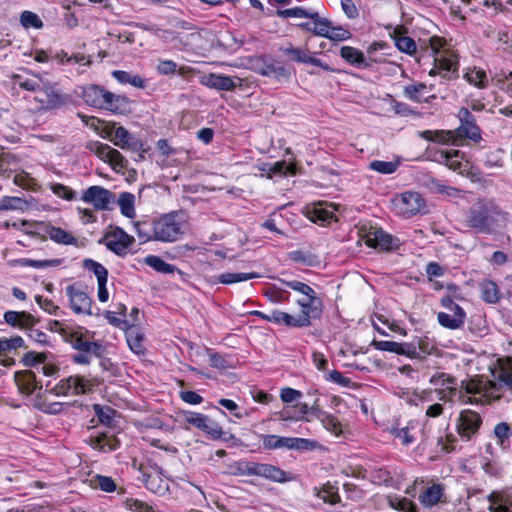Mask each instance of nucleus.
Listing matches in <instances>:
<instances>
[{
	"label": "nucleus",
	"instance_id": "obj_1",
	"mask_svg": "<svg viewBox=\"0 0 512 512\" xmlns=\"http://www.w3.org/2000/svg\"><path fill=\"white\" fill-rule=\"evenodd\" d=\"M507 213L493 201L479 202L466 213V225L479 233L490 234L500 221H505Z\"/></svg>",
	"mask_w": 512,
	"mask_h": 512
},
{
	"label": "nucleus",
	"instance_id": "obj_2",
	"mask_svg": "<svg viewBox=\"0 0 512 512\" xmlns=\"http://www.w3.org/2000/svg\"><path fill=\"white\" fill-rule=\"evenodd\" d=\"M66 341L77 350V353L71 356L75 364L89 365L93 357L101 358L106 351L101 341L94 340V332L82 328L70 331L66 335Z\"/></svg>",
	"mask_w": 512,
	"mask_h": 512
},
{
	"label": "nucleus",
	"instance_id": "obj_3",
	"mask_svg": "<svg viewBox=\"0 0 512 512\" xmlns=\"http://www.w3.org/2000/svg\"><path fill=\"white\" fill-rule=\"evenodd\" d=\"M184 221L178 212H170L156 219V241L175 242L183 232Z\"/></svg>",
	"mask_w": 512,
	"mask_h": 512
},
{
	"label": "nucleus",
	"instance_id": "obj_4",
	"mask_svg": "<svg viewBox=\"0 0 512 512\" xmlns=\"http://www.w3.org/2000/svg\"><path fill=\"white\" fill-rule=\"evenodd\" d=\"M296 303L301 307V313L297 316L302 328L309 327L313 321L321 319L324 303L317 293L308 298H299Z\"/></svg>",
	"mask_w": 512,
	"mask_h": 512
},
{
	"label": "nucleus",
	"instance_id": "obj_5",
	"mask_svg": "<svg viewBox=\"0 0 512 512\" xmlns=\"http://www.w3.org/2000/svg\"><path fill=\"white\" fill-rule=\"evenodd\" d=\"M482 422L483 420L479 413L470 409H465L460 413L457 419V433L463 441H470L475 435H477Z\"/></svg>",
	"mask_w": 512,
	"mask_h": 512
},
{
	"label": "nucleus",
	"instance_id": "obj_6",
	"mask_svg": "<svg viewBox=\"0 0 512 512\" xmlns=\"http://www.w3.org/2000/svg\"><path fill=\"white\" fill-rule=\"evenodd\" d=\"M133 236L127 234L122 228L115 227L111 232L105 235L99 243H105L108 250L115 253L117 256L124 257L127 255L129 248L134 243Z\"/></svg>",
	"mask_w": 512,
	"mask_h": 512
},
{
	"label": "nucleus",
	"instance_id": "obj_7",
	"mask_svg": "<svg viewBox=\"0 0 512 512\" xmlns=\"http://www.w3.org/2000/svg\"><path fill=\"white\" fill-rule=\"evenodd\" d=\"M394 205L400 215L410 218L424 210L425 200L420 193L407 191L395 199Z\"/></svg>",
	"mask_w": 512,
	"mask_h": 512
},
{
	"label": "nucleus",
	"instance_id": "obj_8",
	"mask_svg": "<svg viewBox=\"0 0 512 512\" xmlns=\"http://www.w3.org/2000/svg\"><path fill=\"white\" fill-rule=\"evenodd\" d=\"M279 51L286 55L292 62L314 65L328 72L335 71L327 63H324L320 59L314 57L308 48H298L294 47L291 43H288L286 46H281Z\"/></svg>",
	"mask_w": 512,
	"mask_h": 512
},
{
	"label": "nucleus",
	"instance_id": "obj_9",
	"mask_svg": "<svg viewBox=\"0 0 512 512\" xmlns=\"http://www.w3.org/2000/svg\"><path fill=\"white\" fill-rule=\"evenodd\" d=\"M80 199L91 204L95 210L105 211L109 209L110 203L114 201L115 194L102 186L94 185L86 189Z\"/></svg>",
	"mask_w": 512,
	"mask_h": 512
},
{
	"label": "nucleus",
	"instance_id": "obj_10",
	"mask_svg": "<svg viewBox=\"0 0 512 512\" xmlns=\"http://www.w3.org/2000/svg\"><path fill=\"white\" fill-rule=\"evenodd\" d=\"M458 118L461 123L456 130L458 136L479 143L482 140L481 129L477 125L476 118L471 111L468 108L461 107L458 112Z\"/></svg>",
	"mask_w": 512,
	"mask_h": 512
},
{
	"label": "nucleus",
	"instance_id": "obj_11",
	"mask_svg": "<svg viewBox=\"0 0 512 512\" xmlns=\"http://www.w3.org/2000/svg\"><path fill=\"white\" fill-rule=\"evenodd\" d=\"M70 307L76 314L92 315V299L82 289L80 284L74 283L66 287Z\"/></svg>",
	"mask_w": 512,
	"mask_h": 512
},
{
	"label": "nucleus",
	"instance_id": "obj_12",
	"mask_svg": "<svg viewBox=\"0 0 512 512\" xmlns=\"http://www.w3.org/2000/svg\"><path fill=\"white\" fill-rule=\"evenodd\" d=\"M367 244L383 251H394L399 248L400 240L381 228H375L367 235Z\"/></svg>",
	"mask_w": 512,
	"mask_h": 512
},
{
	"label": "nucleus",
	"instance_id": "obj_13",
	"mask_svg": "<svg viewBox=\"0 0 512 512\" xmlns=\"http://www.w3.org/2000/svg\"><path fill=\"white\" fill-rule=\"evenodd\" d=\"M258 73L262 76L273 77L278 81L288 80L291 77L290 69L270 56L262 57V64Z\"/></svg>",
	"mask_w": 512,
	"mask_h": 512
},
{
	"label": "nucleus",
	"instance_id": "obj_14",
	"mask_svg": "<svg viewBox=\"0 0 512 512\" xmlns=\"http://www.w3.org/2000/svg\"><path fill=\"white\" fill-rule=\"evenodd\" d=\"M41 92L44 93L46 98L40 99V101L45 104L47 109H58L71 102V97L58 91L50 81L43 82Z\"/></svg>",
	"mask_w": 512,
	"mask_h": 512
},
{
	"label": "nucleus",
	"instance_id": "obj_15",
	"mask_svg": "<svg viewBox=\"0 0 512 512\" xmlns=\"http://www.w3.org/2000/svg\"><path fill=\"white\" fill-rule=\"evenodd\" d=\"M257 476L271 482L286 483L295 480V476L269 463L258 462Z\"/></svg>",
	"mask_w": 512,
	"mask_h": 512
},
{
	"label": "nucleus",
	"instance_id": "obj_16",
	"mask_svg": "<svg viewBox=\"0 0 512 512\" xmlns=\"http://www.w3.org/2000/svg\"><path fill=\"white\" fill-rule=\"evenodd\" d=\"M489 512H512V491L494 490L488 496Z\"/></svg>",
	"mask_w": 512,
	"mask_h": 512
},
{
	"label": "nucleus",
	"instance_id": "obj_17",
	"mask_svg": "<svg viewBox=\"0 0 512 512\" xmlns=\"http://www.w3.org/2000/svg\"><path fill=\"white\" fill-rule=\"evenodd\" d=\"M14 379L20 393L27 396L32 395L36 390L42 389V384L37 380L36 374L31 370L16 371Z\"/></svg>",
	"mask_w": 512,
	"mask_h": 512
},
{
	"label": "nucleus",
	"instance_id": "obj_18",
	"mask_svg": "<svg viewBox=\"0 0 512 512\" xmlns=\"http://www.w3.org/2000/svg\"><path fill=\"white\" fill-rule=\"evenodd\" d=\"M108 91L103 87L90 84L82 89V98L86 104L94 108L103 109L107 100Z\"/></svg>",
	"mask_w": 512,
	"mask_h": 512
},
{
	"label": "nucleus",
	"instance_id": "obj_19",
	"mask_svg": "<svg viewBox=\"0 0 512 512\" xmlns=\"http://www.w3.org/2000/svg\"><path fill=\"white\" fill-rule=\"evenodd\" d=\"M3 317L8 325L20 329H31L37 323L36 318L26 311L9 310L4 313Z\"/></svg>",
	"mask_w": 512,
	"mask_h": 512
},
{
	"label": "nucleus",
	"instance_id": "obj_20",
	"mask_svg": "<svg viewBox=\"0 0 512 512\" xmlns=\"http://www.w3.org/2000/svg\"><path fill=\"white\" fill-rule=\"evenodd\" d=\"M407 29L403 26H398L394 29L391 37L395 41L396 47L403 53L408 55H413L417 51L416 42L411 38L406 36Z\"/></svg>",
	"mask_w": 512,
	"mask_h": 512
},
{
	"label": "nucleus",
	"instance_id": "obj_21",
	"mask_svg": "<svg viewBox=\"0 0 512 512\" xmlns=\"http://www.w3.org/2000/svg\"><path fill=\"white\" fill-rule=\"evenodd\" d=\"M340 56L349 64L357 68H369L372 65L373 60L369 58L367 60L364 54L351 46H343L340 50Z\"/></svg>",
	"mask_w": 512,
	"mask_h": 512
},
{
	"label": "nucleus",
	"instance_id": "obj_22",
	"mask_svg": "<svg viewBox=\"0 0 512 512\" xmlns=\"http://www.w3.org/2000/svg\"><path fill=\"white\" fill-rule=\"evenodd\" d=\"M125 330L127 343L131 351L137 355H143L146 351L144 334L134 324H130Z\"/></svg>",
	"mask_w": 512,
	"mask_h": 512
},
{
	"label": "nucleus",
	"instance_id": "obj_23",
	"mask_svg": "<svg viewBox=\"0 0 512 512\" xmlns=\"http://www.w3.org/2000/svg\"><path fill=\"white\" fill-rule=\"evenodd\" d=\"M113 142L121 149L131 148L135 151L142 146L141 141L134 138L129 131L122 126L115 129Z\"/></svg>",
	"mask_w": 512,
	"mask_h": 512
},
{
	"label": "nucleus",
	"instance_id": "obj_24",
	"mask_svg": "<svg viewBox=\"0 0 512 512\" xmlns=\"http://www.w3.org/2000/svg\"><path fill=\"white\" fill-rule=\"evenodd\" d=\"M441 70L440 76L445 80L457 79L459 77V61L457 57L435 58Z\"/></svg>",
	"mask_w": 512,
	"mask_h": 512
},
{
	"label": "nucleus",
	"instance_id": "obj_25",
	"mask_svg": "<svg viewBox=\"0 0 512 512\" xmlns=\"http://www.w3.org/2000/svg\"><path fill=\"white\" fill-rule=\"evenodd\" d=\"M134 229L143 243L156 240V219L137 221L134 224Z\"/></svg>",
	"mask_w": 512,
	"mask_h": 512
},
{
	"label": "nucleus",
	"instance_id": "obj_26",
	"mask_svg": "<svg viewBox=\"0 0 512 512\" xmlns=\"http://www.w3.org/2000/svg\"><path fill=\"white\" fill-rule=\"evenodd\" d=\"M92 446L100 452H112L120 447V441L113 435L101 434L92 440Z\"/></svg>",
	"mask_w": 512,
	"mask_h": 512
},
{
	"label": "nucleus",
	"instance_id": "obj_27",
	"mask_svg": "<svg viewBox=\"0 0 512 512\" xmlns=\"http://www.w3.org/2000/svg\"><path fill=\"white\" fill-rule=\"evenodd\" d=\"M205 84L210 88L222 91H231L236 87L234 80L230 76L217 75L213 73L209 74Z\"/></svg>",
	"mask_w": 512,
	"mask_h": 512
},
{
	"label": "nucleus",
	"instance_id": "obj_28",
	"mask_svg": "<svg viewBox=\"0 0 512 512\" xmlns=\"http://www.w3.org/2000/svg\"><path fill=\"white\" fill-rule=\"evenodd\" d=\"M495 378L512 390V357L499 359V369Z\"/></svg>",
	"mask_w": 512,
	"mask_h": 512
},
{
	"label": "nucleus",
	"instance_id": "obj_29",
	"mask_svg": "<svg viewBox=\"0 0 512 512\" xmlns=\"http://www.w3.org/2000/svg\"><path fill=\"white\" fill-rule=\"evenodd\" d=\"M443 487L440 484H433L428 487L420 496V502L426 507L437 505L443 496Z\"/></svg>",
	"mask_w": 512,
	"mask_h": 512
},
{
	"label": "nucleus",
	"instance_id": "obj_30",
	"mask_svg": "<svg viewBox=\"0 0 512 512\" xmlns=\"http://www.w3.org/2000/svg\"><path fill=\"white\" fill-rule=\"evenodd\" d=\"M318 449H322V445L314 439L289 437L288 450L307 452Z\"/></svg>",
	"mask_w": 512,
	"mask_h": 512
},
{
	"label": "nucleus",
	"instance_id": "obj_31",
	"mask_svg": "<svg viewBox=\"0 0 512 512\" xmlns=\"http://www.w3.org/2000/svg\"><path fill=\"white\" fill-rule=\"evenodd\" d=\"M143 263L154 269L156 272L163 274H173L175 271H179L176 266L165 262L157 255H147L143 259Z\"/></svg>",
	"mask_w": 512,
	"mask_h": 512
},
{
	"label": "nucleus",
	"instance_id": "obj_32",
	"mask_svg": "<svg viewBox=\"0 0 512 512\" xmlns=\"http://www.w3.org/2000/svg\"><path fill=\"white\" fill-rule=\"evenodd\" d=\"M305 18H309L312 20V30L311 33H313L316 36L325 37L328 36V29L330 28L331 22L326 19L319 16L317 12H312L308 10V15Z\"/></svg>",
	"mask_w": 512,
	"mask_h": 512
},
{
	"label": "nucleus",
	"instance_id": "obj_33",
	"mask_svg": "<svg viewBox=\"0 0 512 512\" xmlns=\"http://www.w3.org/2000/svg\"><path fill=\"white\" fill-rule=\"evenodd\" d=\"M271 317V323L284 325L289 328H302L298 316L275 309L271 311Z\"/></svg>",
	"mask_w": 512,
	"mask_h": 512
},
{
	"label": "nucleus",
	"instance_id": "obj_34",
	"mask_svg": "<svg viewBox=\"0 0 512 512\" xmlns=\"http://www.w3.org/2000/svg\"><path fill=\"white\" fill-rule=\"evenodd\" d=\"M105 102V105L107 106L103 109L109 110L114 113H123L129 104V100L127 97L115 95L114 93L109 91L107 93V100Z\"/></svg>",
	"mask_w": 512,
	"mask_h": 512
},
{
	"label": "nucleus",
	"instance_id": "obj_35",
	"mask_svg": "<svg viewBox=\"0 0 512 512\" xmlns=\"http://www.w3.org/2000/svg\"><path fill=\"white\" fill-rule=\"evenodd\" d=\"M50 239L59 244L76 245L77 239L69 232L60 227L50 226L47 229Z\"/></svg>",
	"mask_w": 512,
	"mask_h": 512
},
{
	"label": "nucleus",
	"instance_id": "obj_36",
	"mask_svg": "<svg viewBox=\"0 0 512 512\" xmlns=\"http://www.w3.org/2000/svg\"><path fill=\"white\" fill-rule=\"evenodd\" d=\"M261 440L265 450L288 449L289 437L265 434L261 436Z\"/></svg>",
	"mask_w": 512,
	"mask_h": 512
},
{
	"label": "nucleus",
	"instance_id": "obj_37",
	"mask_svg": "<svg viewBox=\"0 0 512 512\" xmlns=\"http://www.w3.org/2000/svg\"><path fill=\"white\" fill-rule=\"evenodd\" d=\"M118 205L122 215L127 218L135 217V196L130 192H122L118 198Z\"/></svg>",
	"mask_w": 512,
	"mask_h": 512
},
{
	"label": "nucleus",
	"instance_id": "obj_38",
	"mask_svg": "<svg viewBox=\"0 0 512 512\" xmlns=\"http://www.w3.org/2000/svg\"><path fill=\"white\" fill-rule=\"evenodd\" d=\"M494 436L497 439V444L503 449H507L510 445V437L512 430L508 423L500 422L494 427Z\"/></svg>",
	"mask_w": 512,
	"mask_h": 512
},
{
	"label": "nucleus",
	"instance_id": "obj_39",
	"mask_svg": "<svg viewBox=\"0 0 512 512\" xmlns=\"http://www.w3.org/2000/svg\"><path fill=\"white\" fill-rule=\"evenodd\" d=\"M260 274L256 272H250V273H222L217 276V280L221 284H233L237 282L247 281L250 279H256L259 278Z\"/></svg>",
	"mask_w": 512,
	"mask_h": 512
},
{
	"label": "nucleus",
	"instance_id": "obj_40",
	"mask_svg": "<svg viewBox=\"0 0 512 512\" xmlns=\"http://www.w3.org/2000/svg\"><path fill=\"white\" fill-rule=\"evenodd\" d=\"M278 281L293 291L302 294V298H308L316 294V291L311 286L302 281L296 279L289 280L286 278H279Z\"/></svg>",
	"mask_w": 512,
	"mask_h": 512
},
{
	"label": "nucleus",
	"instance_id": "obj_41",
	"mask_svg": "<svg viewBox=\"0 0 512 512\" xmlns=\"http://www.w3.org/2000/svg\"><path fill=\"white\" fill-rule=\"evenodd\" d=\"M18 86L27 91H42L43 82H47L42 76L34 75L33 78H23L20 75L15 76Z\"/></svg>",
	"mask_w": 512,
	"mask_h": 512
},
{
	"label": "nucleus",
	"instance_id": "obj_42",
	"mask_svg": "<svg viewBox=\"0 0 512 512\" xmlns=\"http://www.w3.org/2000/svg\"><path fill=\"white\" fill-rule=\"evenodd\" d=\"M112 75L121 84H131L137 88L145 87V80L139 75H132L122 70H115L112 72Z\"/></svg>",
	"mask_w": 512,
	"mask_h": 512
},
{
	"label": "nucleus",
	"instance_id": "obj_43",
	"mask_svg": "<svg viewBox=\"0 0 512 512\" xmlns=\"http://www.w3.org/2000/svg\"><path fill=\"white\" fill-rule=\"evenodd\" d=\"M504 150L501 148L488 151L483 155V164L486 168H502L504 165L503 160Z\"/></svg>",
	"mask_w": 512,
	"mask_h": 512
},
{
	"label": "nucleus",
	"instance_id": "obj_44",
	"mask_svg": "<svg viewBox=\"0 0 512 512\" xmlns=\"http://www.w3.org/2000/svg\"><path fill=\"white\" fill-rule=\"evenodd\" d=\"M82 266L85 270L92 272L96 276L97 282L108 280V270L101 263L86 258L83 260Z\"/></svg>",
	"mask_w": 512,
	"mask_h": 512
},
{
	"label": "nucleus",
	"instance_id": "obj_45",
	"mask_svg": "<svg viewBox=\"0 0 512 512\" xmlns=\"http://www.w3.org/2000/svg\"><path fill=\"white\" fill-rule=\"evenodd\" d=\"M316 495L319 498H321L324 502L330 503L332 505L341 502V498L338 494V488L332 485L330 482L324 484L321 490L318 491Z\"/></svg>",
	"mask_w": 512,
	"mask_h": 512
},
{
	"label": "nucleus",
	"instance_id": "obj_46",
	"mask_svg": "<svg viewBox=\"0 0 512 512\" xmlns=\"http://www.w3.org/2000/svg\"><path fill=\"white\" fill-rule=\"evenodd\" d=\"M264 296L274 304L286 303L289 301L290 292L280 287H277L276 285H273L266 289V291L264 292Z\"/></svg>",
	"mask_w": 512,
	"mask_h": 512
},
{
	"label": "nucleus",
	"instance_id": "obj_47",
	"mask_svg": "<svg viewBox=\"0 0 512 512\" xmlns=\"http://www.w3.org/2000/svg\"><path fill=\"white\" fill-rule=\"evenodd\" d=\"M400 165L399 161L373 160L369 163V169L380 174L389 175L394 173Z\"/></svg>",
	"mask_w": 512,
	"mask_h": 512
},
{
	"label": "nucleus",
	"instance_id": "obj_48",
	"mask_svg": "<svg viewBox=\"0 0 512 512\" xmlns=\"http://www.w3.org/2000/svg\"><path fill=\"white\" fill-rule=\"evenodd\" d=\"M430 383L434 386L447 387L452 394L456 393V380L444 372L436 373L430 378Z\"/></svg>",
	"mask_w": 512,
	"mask_h": 512
},
{
	"label": "nucleus",
	"instance_id": "obj_49",
	"mask_svg": "<svg viewBox=\"0 0 512 512\" xmlns=\"http://www.w3.org/2000/svg\"><path fill=\"white\" fill-rule=\"evenodd\" d=\"M465 80L478 88H485L487 86V75L484 70H469L464 74Z\"/></svg>",
	"mask_w": 512,
	"mask_h": 512
},
{
	"label": "nucleus",
	"instance_id": "obj_50",
	"mask_svg": "<svg viewBox=\"0 0 512 512\" xmlns=\"http://www.w3.org/2000/svg\"><path fill=\"white\" fill-rule=\"evenodd\" d=\"M26 206H27V202L20 197L4 196L0 200V211H2V210H24Z\"/></svg>",
	"mask_w": 512,
	"mask_h": 512
},
{
	"label": "nucleus",
	"instance_id": "obj_51",
	"mask_svg": "<svg viewBox=\"0 0 512 512\" xmlns=\"http://www.w3.org/2000/svg\"><path fill=\"white\" fill-rule=\"evenodd\" d=\"M437 320L441 326L451 330L459 329L464 324V321L461 320L460 317H455L453 314L451 315L445 312H439Z\"/></svg>",
	"mask_w": 512,
	"mask_h": 512
},
{
	"label": "nucleus",
	"instance_id": "obj_52",
	"mask_svg": "<svg viewBox=\"0 0 512 512\" xmlns=\"http://www.w3.org/2000/svg\"><path fill=\"white\" fill-rule=\"evenodd\" d=\"M459 154L458 150L453 151H445V150H437L434 155L432 156V160L438 162V163H444L445 165H448L452 169H457L460 166V163L458 162H450L453 156H457Z\"/></svg>",
	"mask_w": 512,
	"mask_h": 512
},
{
	"label": "nucleus",
	"instance_id": "obj_53",
	"mask_svg": "<svg viewBox=\"0 0 512 512\" xmlns=\"http://www.w3.org/2000/svg\"><path fill=\"white\" fill-rule=\"evenodd\" d=\"M482 299L487 303H496L499 301V290L498 286L492 282L488 281L482 284Z\"/></svg>",
	"mask_w": 512,
	"mask_h": 512
},
{
	"label": "nucleus",
	"instance_id": "obj_54",
	"mask_svg": "<svg viewBox=\"0 0 512 512\" xmlns=\"http://www.w3.org/2000/svg\"><path fill=\"white\" fill-rule=\"evenodd\" d=\"M17 263L20 266H29L37 269L46 268V267H53L58 266L61 263V260L59 259H52V260H33L29 258H22L17 260Z\"/></svg>",
	"mask_w": 512,
	"mask_h": 512
},
{
	"label": "nucleus",
	"instance_id": "obj_55",
	"mask_svg": "<svg viewBox=\"0 0 512 512\" xmlns=\"http://www.w3.org/2000/svg\"><path fill=\"white\" fill-rule=\"evenodd\" d=\"M311 219L314 222L321 224L330 223L335 219V215L332 211L327 210L322 205L315 206L311 212Z\"/></svg>",
	"mask_w": 512,
	"mask_h": 512
},
{
	"label": "nucleus",
	"instance_id": "obj_56",
	"mask_svg": "<svg viewBox=\"0 0 512 512\" xmlns=\"http://www.w3.org/2000/svg\"><path fill=\"white\" fill-rule=\"evenodd\" d=\"M94 411L102 424L110 426L116 414V410L109 406L94 405Z\"/></svg>",
	"mask_w": 512,
	"mask_h": 512
},
{
	"label": "nucleus",
	"instance_id": "obj_57",
	"mask_svg": "<svg viewBox=\"0 0 512 512\" xmlns=\"http://www.w3.org/2000/svg\"><path fill=\"white\" fill-rule=\"evenodd\" d=\"M185 422L198 428H206L205 427V421H209V417L207 415H204L202 413L193 412V411H183L182 412Z\"/></svg>",
	"mask_w": 512,
	"mask_h": 512
},
{
	"label": "nucleus",
	"instance_id": "obj_58",
	"mask_svg": "<svg viewBox=\"0 0 512 512\" xmlns=\"http://www.w3.org/2000/svg\"><path fill=\"white\" fill-rule=\"evenodd\" d=\"M20 22L24 28L40 29L43 27L40 17L31 11H23L20 16Z\"/></svg>",
	"mask_w": 512,
	"mask_h": 512
},
{
	"label": "nucleus",
	"instance_id": "obj_59",
	"mask_svg": "<svg viewBox=\"0 0 512 512\" xmlns=\"http://www.w3.org/2000/svg\"><path fill=\"white\" fill-rule=\"evenodd\" d=\"M51 191L58 196L59 198L65 199L67 201H72L77 199V193L68 186H65L61 183H53L50 185Z\"/></svg>",
	"mask_w": 512,
	"mask_h": 512
},
{
	"label": "nucleus",
	"instance_id": "obj_60",
	"mask_svg": "<svg viewBox=\"0 0 512 512\" xmlns=\"http://www.w3.org/2000/svg\"><path fill=\"white\" fill-rule=\"evenodd\" d=\"M483 470L488 476L495 478L501 477L504 473L503 465L495 458L487 459L483 463Z\"/></svg>",
	"mask_w": 512,
	"mask_h": 512
},
{
	"label": "nucleus",
	"instance_id": "obj_61",
	"mask_svg": "<svg viewBox=\"0 0 512 512\" xmlns=\"http://www.w3.org/2000/svg\"><path fill=\"white\" fill-rule=\"evenodd\" d=\"M425 89L426 85L420 82L416 84L407 85L404 87V95L414 102L422 103L423 98L421 96V93Z\"/></svg>",
	"mask_w": 512,
	"mask_h": 512
},
{
	"label": "nucleus",
	"instance_id": "obj_62",
	"mask_svg": "<svg viewBox=\"0 0 512 512\" xmlns=\"http://www.w3.org/2000/svg\"><path fill=\"white\" fill-rule=\"evenodd\" d=\"M486 388V384H484L480 380L476 379H469L467 381H462L461 389L465 391L466 394L469 395H477V394H483L484 390Z\"/></svg>",
	"mask_w": 512,
	"mask_h": 512
},
{
	"label": "nucleus",
	"instance_id": "obj_63",
	"mask_svg": "<svg viewBox=\"0 0 512 512\" xmlns=\"http://www.w3.org/2000/svg\"><path fill=\"white\" fill-rule=\"evenodd\" d=\"M142 481L145 487L153 493H159L164 489L163 480L159 476H153L144 472L142 474Z\"/></svg>",
	"mask_w": 512,
	"mask_h": 512
},
{
	"label": "nucleus",
	"instance_id": "obj_64",
	"mask_svg": "<svg viewBox=\"0 0 512 512\" xmlns=\"http://www.w3.org/2000/svg\"><path fill=\"white\" fill-rule=\"evenodd\" d=\"M110 147L108 144H104L100 141H90L86 148L90 151L95 153L101 160L107 161V158L109 157V151Z\"/></svg>",
	"mask_w": 512,
	"mask_h": 512
}]
</instances>
